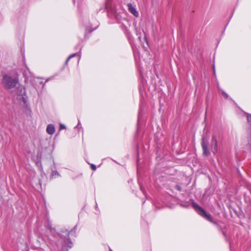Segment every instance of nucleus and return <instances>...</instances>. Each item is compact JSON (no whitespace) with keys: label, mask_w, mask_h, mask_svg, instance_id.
I'll return each instance as SVG.
<instances>
[{"label":"nucleus","mask_w":251,"mask_h":251,"mask_svg":"<svg viewBox=\"0 0 251 251\" xmlns=\"http://www.w3.org/2000/svg\"><path fill=\"white\" fill-rule=\"evenodd\" d=\"M19 82V78L16 76H11L8 75H3L1 84L4 89L9 90L15 88Z\"/></svg>","instance_id":"1"},{"label":"nucleus","mask_w":251,"mask_h":251,"mask_svg":"<svg viewBox=\"0 0 251 251\" xmlns=\"http://www.w3.org/2000/svg\"><path fill=\"white\" fill-rule=\"evenodd\" d=\"M17 99L20 101L21 103L26 104L27 102V96L25 94V88L23 85H19L17 88Z\"/></svg>","instance_id":"2"},{"label":"nucleus","mask_w":251,"mask_h":251,"mask_svg":"<svg viewBox=\"0 0 251 251\" xmlns=\"http://www.w3.org/2000/svg\"><path fill=\"white\" fill-rule=\"evenodd\" d=\"M192 206L195 210L202 217L206 219L209 221H211L210 219V215L206 213L204 210L197 203L192 202Z\"/></svg>","instance_id":"3"},{"label":"nucleus","mask_w":251,"mask_h":251,"mask_svg":"<svg viewBox=\"0 0 251 251\" xmlns=\"http://www.w3.org/2000/svg\"><path fill=\"white\" fill-rule=\"evenodd\" d=\"M201 146L202 148L203 151V154L204 156H208L209 155L210 152L207 149L208 147V142L205 140L204 138L203 137L202 138V144Z\"/></svg>","instance_id":"4"},{"label":"nucleus","mask_w":251,"mask_h":251,"mask_svg":"<svg viewBox=\"0 0 251 251\" xmlns=\"http://www.w3.org/2000/svg\"><path fill=\"white\" fill-rule=\"evenodd\" d=\"M128 10L135 17L138 16V13L131 3L127 4Z\"/></svg>","instance_id":"5"},{"label":"nucleus","mask_w":251,"mask_h":251,"mask_svg":"<svg viewBox=\"0 0 251 251\" xmlns=\"http://www.w3.org/2000/svg\"><path fill=\"white\" fill-rule=\"evenodd\" d=\"M47 132L50 134L52 135L55 132V127L52 124H50L48 125L46 129Z\"/></svg>","instance_id":"6"},{"label":"nucleus","mask_w":251,"mask_h":251,"mask_svg":"<svg viewBox=\"0 0 251 251\" xmlns=\"http://www.w3.org/2000/svg\"><path fill=\"white\" fill-rule=\"evenodd\" d=\"M76 53H74V54H72L70 55L69 56V57L67 58V60L66 61V62H65L66 64H67L68 63V62L69 60L71 58H72V57H73L75 56L76 55Z\"/></svg>","instance_id":"7"},{"label":"nucleus","mask_w":251,"mask_h":251,"mask_svg":"<svg viewBox=\"0 0 251 251\" xmlns=\"http://www.w3.org/2000/svg\"><path fill=\"white\" fill-rule=\"evenodd\" d=\"M247 120H248V122L250 123V124L251 126V114L247 115Z\"/></svg>","instance_id":"8"},{"label":"nucleus","mask_w":251,"mask_h":251,"mask_svg":"<svg viewBox=\"0 0 251 251\" xmlns=\"http://www.w3.org/2000/svg\"><path fill=\"white\" fill-rule=\"evenodd\" d=\"M60 129H65L66 126L64 125L60 124Z\"/></svg>","instance_id":"9"},{"label":"nucleus","mask_w":251,"mask_h":251,"mask_svg":"<svg viewBox=\"0 0 251 251\" xmlns=\"http://www.w3.org/2000/svg\"><path fill=\"white\" fill-rule=\"evenodd\" d=\"M212 142H214L215 143V146H217V141L214 137H212Z\"/></svg>","instance_id":"10"},{"label":"nucleus","mask_w":251,"mask_h":251,"mask_svg":"<svg viewBox=\"0 0 251 251\" xmlns=\"http://www.w3.org/2000/svg\"><path fill=\"white\" fill-rule=\"evenodd\" d=\"M91 169H92L93 170H94V171L96 170V166H95V165H94V164H91Z\"/></svg>","instance_id":"11"},{"label":"nucleus","mask_w":251,"mask_h":251,"mask_svg":"<svg viewBox=\"0 0 251 251\" xmlns=\"http://www.w3.org/2000/svg\"><path fill=\"white\" fill-rule=\"evenodd\" d=\"M52 176H54V175H57V176H58V175H59V174H58V172H56V171H53V172H52Z\"/></svg>","instance_id":"12"},{"label":"nucleus","mask_w":251,"mask_h":251,"mask_svg":"<svg viewBox=\"0 0 251 251\" xmlns=\"http://www.w3.org/2000/svg\"><path fill=\"white\" fill-rule=\"evenodd\" d=\"M222 95H223V96L225 98H228V95L225 92H223L222 93Z\"/></svg>","instance_id":"13"},{"label":"nucleus","mask_w":251,"mask_h":251,"mask_svg":"<svg viewBox=\"0 0 251 251\" xmlns=\"http://www.w3.org/2000/svg\"><path fill=\"white\" fill-rule=\"evenodd\" d=\"M177 189L179 190V191H181V188L179 186H177Z\"/></svg>","instance_id":"14"},{"label":"nucleus","mask_w":251,"mask_h":251,"mask_svg":"<svg viewBox=\"0 0 251 251\" xmlns=\"http://www.w3.org/2000/svg\"><path fill=\"white\" fill-rule=\"evenodd\" d=\"M213 73H214V74H215V68H214V66H213Z\"/></svg>","instance_id":"15"},{"label":"nucleus","mask_w":251,"mask_h":251,"mask_svg":"<svg viewBox=\"0 0 251 251\" xmlns=\"http://www.w3.org/2000/svg\"><path fill=\"white\" fill-rule=\"evenodd\" d=\"M74 3L75 2V0H73Z\"/></svg>","instance_id":"16"},{"label":"nucleus","mask_w":251,"mask_h":251,"mask_svg":"<svg viewBox=\"0 0 251 251\" xmlns=\"http://www.w3.org/2000/svg\"><path fill=\"white\" fill-rule=\"evenodd\" d=\"M110 251H112V250H110Z\"/></svg>","instance_id":"17"}]
</instances>
